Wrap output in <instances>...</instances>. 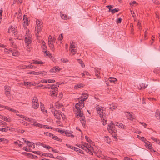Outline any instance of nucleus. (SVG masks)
<instances>
[{
	"mask_svg": "<svg viewBox=\"0 0 160 160\" xmlns=\"http://www.w3.org/2000/svg\"><path fill=\"white\" fill-rule=\"evenodd\" d=\"M115 125L114 123L112 122H111L110 124L108 125L107 127V129L109 133L111 134H113L112 136L115 138L116 137V136L115 133L117 131L115 127Z\"/></svg>",
	"mask_w": 160,
	"mask_h": 160,
	"instance_id": "7ed1b4c3",
	"label": "nucleus"
},
{
	"mask_svg": "<svg viewBox=\"0 0 160 160\" xmlns=\"http://www.w3.org/2000/svg\"><path fill=\"white\" fill-rule=\"evenodd\" d=\"M40 108L41 109V110L43 112H46L47 110H45V108L43 105L41 104L40 105Z\"/></svg>",
	"mask_w": 160,
	"mask_h": 160,
	"instance_id": "37998d69",
	"label": "nucleus"
},
{
	"mask_svg": "<svg viewBox=\"0 0 160 160\" xmlns=\"http://www.w3.org/2000/svg\"><path fill=\"white\" fill-rule=\"evenodd\" d=\"M86 152L87 151H85ZM87 152L89 154H90L91 155H93V152L98 157H99L100 155L99 154H98L97 153L96 151H87Z\"/></svg>",
	"mask_w": 160,
	"mask_h": 160,
	"instance_id": "c85d7f7f",
	"label": "nucleus"
},
{
	"mask_svg": "<svg viewBox=\"0 0 160 160\" xmlns=\"http://www.w3.org/2000/svg\"><path fill=\"white\" fill-rule=\"evenodd\" d=\"M140 140L142 141H143L144 143L147 141V140L145 138H144L143 137H141L140 138Z\"/></svg>",
	"mask_w": 160,
	"mask_h": 160,
	"instance_id": "c03bdc74",
	"label": "nucleus"
},
{
	"mask_svg": "<svg viewBox=\"0 0 160 160\" xmlns=\"http://www.w3.org/2000/svg\"><path fill=\"white\" fill-rule=\"evenodd\" d=\"M61 18L63 19L67 20L69 18H68V16L60 12Z\"/></svg>",
	"mask_w": 160,
	"mask_h": 160,
	"instance_id": "2f4dec72",
	"label": "nucleus"
},
{
	"mask_svg": "<svg viewBox=\"0 0 160 160\" xmlns=\"http://www.w3.org/2000/svg\"><path fill=\"white\" fill-rule=\"evenodd\" d=\"M111 11L112 13H114L118 11V8H115L114 9L111 10Z\"/></svg>",
	"mask_w": 160,
	"mask_h": 160,
	"instance_id": "864d4df0",
	"label": "nucleus"
},
{
	"mask_svg": "<svg viewBox=\"0 0 160 160\" xmlns=\"http://www.w3.org/2000/svg\"><path fill=\"white\" fill-rule=\"evenodd\" d=\"M139 86L140 89H141L142 88H145L147 87L148 85L146 84H144L143 83H142L140 84Z\"/></svg>",
	"mask_w": 160,
	"mask_h": 160,
	"instance_id": "e433bc0d",
	"label": "nucleus"
},
{
	"mask_svg": "<svg viewBox=\"0 0 160 160\" xmlns=\"http://www.w3.org/2000/svg\"><path fill=\"white\" fill-rule=\"evenodd\" d=\"M104 139L108 143H110L111 142V139L108 136H105Z\"/></svg>",
	"mask_w": 160,
	"mask_h": 160,
	"instance_id": "4c0bfd02",
	"label": "nucleus"
},
{
	"mask_svg": "<svg viewBox=\"0 0 160 160\" xmlns=\"http://www.w3.org/2000/svg\"><path fill=\"white\" fill-rule=\"evenodd\" d=\"M87 93H83L81 96L82 99L78 102L76 103L75 107L76 110H75L76 116L78 118H80V121L82 123L84 122V116L82 112V108L84 107L85 101L88 97Z\"/></svg>",
	"mask_w": 160,
	"mask_h": 160,
	"instance_id": "f257e3e1",
	"label": "nucleus"
},
{
	"mask_svg": "<svg viewBox=\"0 0 160 160\" xmlns=\"http://www.w3.org/2000/svg\"><path fill=\"white\" fill-rule=\"evenodd\" d=\"M3 12V10L2 8H1L0 10V19L2 18V15Z\"/></svg>",
	"mask_w": 160,
	"mask_h": 160,
	"instance_id": "bf43d9fd",
	"label": "nucleus"
},
{
	"mask_svg": "<svg viewBox=\"0 0 160 160\" xmlns=\"http://www.w3.org/2000/svg\"><path fill=\"white\" fill-rule=\"evenodd\" d=\"M60 70V68L58 66H55L52 68L50 70V72H55L56 73H58L59 72Z\"/></svg>",
	"mask_w": 160,
	"mask_h": 160,
	"instance_id": "f3484780",
	"label": "nucleus"
},
{
	"mask_svg": "<svg viewBox=\"0 0 160 160\" xmlns=\"http://www.w3.org/2000/svg\"><path fill=\"white\" fill-rule=\"evenodd\" d=\"M22 154L23 155L27 156L28 158L33 159L34 155L32 154L28 153L25 152H23Z\"/></svg>",
	"mask_w": 160,
	"mask_h": 160,
	"instance_id": "393cba45",
	"label": "nucleus"
},
{
	"mask_svg": "<svg viewBox=\"0 0 160 160\" xmlns=\"http://www.w3.org/2000/svg\"><path fill=\"white\" fill-rule=\"evenodd\" d=\"M84 87V85L82 83H79L74 86L75 89H77Z\"/></svg>",
	"mask_w": 160,
	"mask_h": 160,
	"instance_id": "cd10ccee",
	"label": "nucleus"
},
{
	"mask_svg": "<svg viewBox=\"0 0 160 160\" xmlns=\"http://www.w3.org/2000/svg\"><path fill=\"white\" fill-rule=\"evenodd\" d=\"M47 135H49L50 137H51V138L54 139V140H56L57 141L61 142L62 141V139H61L60 138L58 137L57 136L54 135L52 134L51 133H48L47 134Z\"/></svg>",
	"mask_w": 160,
	"mask_h": 160,
	"instance_id": "a211bd4d",
	"label": "nucleus"
},
{
	"mask_svg": "<svg viewBox=\"0 0 160 160\" xmlns=\"http://www.w3.org/2000/svg\"><path fill=\"white\" fill-rule=\"evenodd\" d=\"M124 160H133L132 159H130L128 157H124Z\"/></svg>",
	"mask_w": 160,
	"mask_h": 160,
	"instance_id": "774afa93",
	"label": "nucleus"
},
{
	"mask_svg": "<svg viewBox=\"0 0 160 160\" xmlns=\"http://www.w3.org/2000/svg\"><path fill=\"white\" fill-rule=\"evenodd\" d=\"M36 144L38 146H42L44 148H45L47 150H48L50 149H52V148L50 147L49 146L43 144L42 143L40 142H36Z\"/></svg>",
	"mask_w": 160,
	"mask_h": 160,
	"instance_id": "dca6fc26",
	"label": "nucleus"
},
{
	"mask_svg": "<svg viewBox=\"0 0 160 160\" xmlns=\"http://www.w3.org/2000/svg\"><path fill=\"white\" fill-rule=\"evenodd\" d=\"M42 155H44L45 156H48L49 157H52V158H55V157H54L53 156V155L51 154H50V153H44V154H42Z\"/></svg>",
	"mask_w": 160,
	"mask_h": 160,
	"instance_id": "79ce46f5",
	"label": "nucleus"
},
{
	"mask_svg": "<svg viewBox=\"0 0 160 160\" xmlns=\"http://www.w3.org/2000/svg\"><path fill=\"white\" fill-rule=\"evenodd\" d=\"M55 118L58 119H60L62 118L64 120L65 118V116L61 112L58 110H51Z\"/></svg>",
	"mask_w": 160,
	"mask_h": 160,
	"instance_id": "f03ea898",
	"label": "nucleus"
},
{
	"mask_svg": "<svg viewBox=\"0 0 160 160\" xmlns=\"http://www.w3.org/2000/svg\"><path fill=\"white\" fill-rule=\"evenodd\" d=\"M60 132L63 133H65L66 134H67V133H68L67 130L66 131L65 130H61Z\"/></svg>",
	"mask_w": 160,
	"mask_h": 160,
	"instance_id": "6e6d98bb",
	"label": "nucleus"
},
{
	"mask_svg": "<svg viewBox=\"0 0 160 160\" xmlns=\"http://www.w3.org/2000/svg\"><path fill=\"white\" fill-rule=\"evenodd\" d=\"M31 63V64L28 65H24L23 66L22 68V69H29V68H36V67H34L32 65Z\"/></svg>",
	"mask_w": 160,
	"mask_h": 160,
	"instance_id": "a878e982",
	"label": "nucleus"
},
{
	"mask_svg": "<svg viewBox=\"0 0 160 160\" xmlns=\"http://www.w3.org/2000/svg\"><path fill=\"white\" fill-rule=\"evenodd\" d=\"M55 82V80L53 79H47V82L49 83H53Z\"/></svg>",
	"mask_w": 160,
	"mask_h": 160,
	"instance_id": "3c124183",
	"label": "nucleus"
},
{
	"mask_svg": "<svg viewBox=\"0 0 160 160\" xmlns=\"http://www.w3.org/2000/svg\"><path fill=\"white\" fill-rule=\"evenodd\" d=\"M61 61L62 62H68V59L64 58H62L61 59Z\"/></svg>",
	"mask_w": 160,
	"mask_h": 160,
	"instance_id": "603ef678",
	"label": "nucleus"
},
{
	"mask_svg": "<svg viewBox=\"0 0 160 160\" xmlns=\"http://www.w3.org/2000/svg\"><path fill=\"white\" fill-rule=\"evenodd\" d=\"M70 51L72 55H74L77 51V44L73 42L70 43Z\"/></svg>",
	"mask_w": 160,
	"mask_h": 160,
	"instance_id": "f8f14e48",
	"label": "nucleus"
},
{
	"mask_svg": "<svg viewBox=\"0 0 160 160\" xmlns=\"http://www.w3.org/2000/svg\"><path fill=\"white\" fill-rule=\"evenodd\" d=\"M117 108V105L115 103H112L110 105L109 108L110 110H113Z\"/></svg>",
	"mask_w": 160,
	"mask_h": 160,
	"instance_id": "bb28decb",
	"label": "nucleus"
},
{
	"mask_svg": "<svg viewBox=\"0 0 160 160\" xmlns=\"http://www.w3.org/2000/svg\"><path fill=\"white\" fill-rule=\"evenodd\" d=\"M29 19L27 15H24L23 17V25L24 29H26V26L28 24Z\"/></svg>",
	"mask_w": 160,
	"mask_h": 160,
	"instance_id": "4468645a",
	"label": "nucleus"
},
{
	"mask_svg": "<svg viewBox=\"0 0 160 160\" xmlns=\"http://www.w3.org/2000/svg\"><path fill=\"white\" fill-rule=\"evenodd\" d=\"M122 19L121 18H118L117 20V24L120 23L121 22Z\"/></svg>",
	"mask_w": 160,
	"mask_h": 160,
	"instance_id": "680f3d73",
	"label": "nucleus"
},
{
	"mask_svg": "<svg viewBox=\"0 0 160 160\" xmlns=\"http://www.w3.org/2000/svg\"><path fill=\"white\" fill-rule=\"evenodd\" d=\"M11 46H12L14 48H16V47H15V44L14 43V42H12V41L11 42Z\"/></svg>",
	"mask_w": 160,
	"mask_h": 160,
	"instance_id": "338daca9",
	"label": "nucleus"
},
{
	"mask_svg": "<svg viewBox=\"0 0 160 160\" xmlns=\"http://www.w3.org/2000/svg\"><path fill=\"white\" fill-rule=\"evenodd\" d=\"M38 73H39V75L41 74L43 76L46 75L47 73V72L44 71H39Z\"/></svg>",
	"mask_w": 160,
	"mask_h": 160,
	"instance_id": "a19ab883",
	"label": "nucleus"
},
{
	"mask_svg": "<svg viewBox=\"0 0 160 160\" xmlns=\"http://www.w3.org/2000/svg\"><path fill=\"white\" fill-rule=\"evenodd\" d=\"M16 131L21 133H23L24 132V131H22V130H20L18 128H16Z\"/></svg>",
	"mask_w": 160,
	"mask_h": 160,
	"instance_id": "69168bd1",
	"label": "nucleus"
},
{
	"mask_svg": "<svg viewBox=\"0 0 160 160\" xmlns=\"http://www.w3.org/2000/svg\"><path fill=\"white\" fill-rule=\"evenodd\" d=\"M48 42H53V40L52 39V37L50 35L49 36V37H48Z\"/></svg>",
	"mask_w": 160,
	"mask_h": 160,
	"instance_id": "13d9d810",
	"label": "nucleus"
},
{
	"mask_svg": "<svg viewBox=\"0 0 160 160\" xmlns=\"http://www.w3.org/2000/svg\"><path fill=\"white\" fill-rule=\"evenodd\" d=\"M43 63V62L38 61L36 60H33L32 62L31 63V64H42Z\"/></svg>",
	"mask_w": 160,
	"mask_h": 160,
	"instance_id": "c9c22d12",
	"label": "nucleus"
},
{
	"mask_svg": "<svg viewBox=\"0 0 160 160\" xmlns=\"http://www.w3.org/2000/svg\"><path fill=\"white\" fill-rule=\"evenodd\" d=\"M9 141L8 140L6 139H5V138H3V140H2V142L3 143H6L8 142Z\"/></svg>",
	"mask_w": 160,
	"mask_h": 160,
	"instance_id": "4d7b16f0",
	"label": "nucleus"
},
{
	"mask_svg": "<svg viewBox=\"0 0 160 160\" xmlns=\"http://www.w3.org/2000/svg\"><path fill=\"white\" fill-rule=\"evenodd\" d=\"M67 146L70 148V149H73L74 150H75L77 149L76 147L73 146L72 145H67Z\"/></svg>",
	"mask_w": 160,
	"mask_h": 160,
	"instance_id": "49530a36",
	"label": "nucleus"
},
{
	"mask_svg": "<svg viewBox=\"0 0 160 160\" xmlns=\"http://www.w3.org/2000/svg\"><path fill=\"white\" fill-rule=\"evenodd\" d=\"M63 38V35L62 34H61L59 36L58 39L59 40H62Z\"/></svg>",
	"mask_w": 160,
	"mask_h": 160,
	"instance_id": "e2e57ef3",
	"label": "nucleus"
},
{
	"mask_svg": "<svg viewBox=\"0 0 160 160\" xmlns=\"http://www.w3.org/2000/svg\"><path fill=\"white\" fill-rule=\"evenodd\" d=\"M135 4L136 5H137V3L135 1H133L132 2L130 3V5L131 7L134 6Z\"/></svg>",
	"mask_w": 160,
	"mask_h": 160,
	"instance_id": "8fccbe9b",
	"label": "nucleus"
},
{
	"mask_svg": "<svg viewBox=\"0 0 160 160\" xmlns=\"http://www.w3.org/2000/svg\"><path fill=\"white\" fill-rule=\"evenodd\" d=\"M84 147L87 148V150H91V149H93L91 147V145L88 143H86L84 144Z\"/></svg>",
	"mask_w": 160,
	"mask_h": 160,
	"instance_id": "72a5a7b5",
	"label": "nucleus"
},
{
	"mask_svg": "<svg viewBox=\"0 0 160 160\" xmlns=\"http://www.w3.org/2000/svg\"><path fill=\"white\" fill-rule=\"evenodd\" d=\"M54 42H48V45L50 48V49L53 51H55V48L53 45Z\"/></svg>",
	"mask_w": 160,
	"mask_h": 160,
	"instance_id": "b1692460",
	"label": "nucleus"
},
{
	"mask_svg": "<svg viewBox=\"0 0 160 160\" xmlns=\"http://www.w3.org/2000/svg\"><path fill=\"white\" fill-rule=\"evenodd\" d=\"M97 112L98 114H99L100 117H101V119L105 120V117L106 114L103 111L102 108L100 107L99 105H97L96 107Z\"/></svg>",
	"mask_w": 160,
	"mask_h": 160,
	"instance_id": "39448f33",
	"label": "nucleus"
},
{
	"mask_svg": "<svg viewBox=\"0 0 160 160\" xmlns=\"http://www.w3.org/2000/svg\"><path fill=\"white\" fill-rule=\"evenodd\" d=\"M5 92L6 95L7 96L10 94L11 91L10 88L9 86H4Z\"/></svg>",
	"mask_w": 160,
	"mask_h": 160,
	"instance_id": "412c9836",
	"label": "nucleus"
},
{
	"mask_svg": "<svg viewBox=\"0 0 160 160\" xmlns=\"http://www.w3.org/2000/svg\"><path fill=\"white\" fill-rule=\"evenodd\" d=\"M77 61L81 65V66L82 67V68H84L85 67V65L84 64L83 62L81 60L79 59H78Z\"/></svg>",
	"mask_w": 160,
	"mask_h": 160,
	"instance_id": "58836bf2",
	"label": "nucleus"
},
{
	"mask_svg": "<svg viewBox=\"0 0 160 160\" xmlns=\"http://www.w3.org/2000/svg\"><path fill=\"white\" fill-rule=\"evenodd\" d=\"M100 68H95V73L96 76L97 77H98L99 74L100 72Z\"/></svg>",
	"mask_w": 160,
	"mask_h": 160,
	"instance_id": "f704fd0d",
	"label": "nucleus"
},
{
	"mask_svg": "<svg viewBox=\"0 0 160 160\" xmlns=\"http://www.w3.org/2000/svg\"><path fill=\"white\" fill-rule=\"evenodd\" d=\"M151 139H152L155 142H157L158 141V139H157V138H156L153 137H152L151 138Z\"/></svg>",
	"mask_w": 160,
	"mask_h": 160,
	"instance_id": "052dcab7",
	"label": "nucleus"
},
{
	"mask_svg": "<svg viewBox=\"0 0 160 160\" xmlns=\"http://www.w3.org/2000/svg\"><path fill=\"white\" fill-rule=\"evenodd\" d=\"M42 20L37 19L36 21V26L35 28V32L36 34L39 33L42 30L43 26Z\"/></svg>",
	"mask_w": 160,
	"mask_h": 160,
	"instance_id": "423d86ee",
	"label": "nucleus"
},
{
	"mask_svg": "<svg viewBox=\"0 0 160 160\" xmlns=\"http://www.w3.org/2000/svg\"><path fill=\"white\" fill-rule=\"evenodd\" d=\"M38 100L36 97H33L32 100V107L34 109H37L39 107Z\"/></svg>",
	"mask_w": 160,
	"mask_h": 160,
	"instance_id": "ddd939ff",
	"label": "nucleus"
},
{
	"mask_svg": "<svg viewBox=\"0 0 160 160\" xmlns=\"http://www.w3.org/2000/svg\"><path fill=\"white\" fill-rule=\"evenodd\" d=\"M85 139H86V141L88 142H89L91 144H92V145H94L93 142L92 141V140L89 138V137L86 136H85Z\"/></svg>",
	"mask_w": 160,
	"mask_h": 160,
	"instance_id": "473e14b6",
	"label": "nucleus"
},
{
	"mask_svg": "<svg viewBox=\"0 0 160 160\" xmlns=\"http://www.w3.org/2000/svg\"><path fill=\"white\" fill-rule=\"evenodd\" d=\"M22 140L23 141V142L25 143L26 144L29 148V150L35 148V144L33 142L27 140L26 139L23 138H22Z\"/></svg>",
	"mask_w": 160,
	"mask_h": 160,
	"instance_id": "9b49d317",
	"label": "nucleus"
},
{
	"mask_svg": "<svg viewBox=\"0 0 160 160\" xmlns=\"http://www.w3.org/2000/svg\"><path fill=\"white\" fill-rule=\"evenodd\" d=\"M26 35L25 39V42L26 44L28 46L31 43V35L30 34L29 30H25Z\"/></svg>",
	"mask_w": 160,
	"mask_h": 160,
	"instance_id": "0eeeda50",
	"label": "nucleus"
},
{
	"mask_svg": "<svg viewBox=\"0 0 160 160\" xmlns=\"http://www.w3.org/2000/svg\"><path fill=\"white\" fill-rule=\"evenodd\" d=\"M40 82L42 83H45L47 82V79H42L40 80Z\"/></svg>",
	"mask_w": 160,
	"mask_h": 160,
	"instance_id": "5fc2aeb1",
	"label": "nucleus"
},
{
	"mask_svg": "<svg viewBox=\"0 0 160 160\" xmlns=\"http://www.w3.org/2000/svg\"><path fill=\"white\" fill-rule=\"evenodd\" d=\"M0 118L3 120L8 122L11 121V118H8L3 116L0 115Z\"/></svg>",
	"mask_w": 160,
	"mask_h": 160,
	"instance_id": "4be33fe9",
	"label": "nucleus"
},
{
	"mask_svg": "<svg viewBox=\"0 0 160 160\" xmlns=\"http://www.w3.org/2000/svg\"><path fill=\"white\" fill-rule=\"evenodd\" d=\"M0 124L1 125H5L7 124L5 122L2 121L0 120Z\"/></svg>",
	"mask_w": 160,
	"mask_h": 160,
	"instance_id": "0e129e2a",
	"label": "nucleus"
},
{
	"mask_svg": "<svg viewBox=\"0 0 160 160\" xmlns=\"http://www.w3.org/2000/svg\"><path fill=\"white\" fill-rule=\"evenodd\" d=\"M44 54L47 56H48L49 57H52V54L50 53V52L48 51H46L44 52Z\"/></svg>",
	"mask_w": 160,
	"mask_h": 160,
	"instance_id": "ea45409f",
	"label": "nucleus"
},
{
	"mask_svg": "<svg viewBox=\"0 0 160 160\" xmlns=\"http://www.w3.org/2000/svg\"><path fill=\"white\" fill-rule=\"evenodd\" d=\"M114 125L123 130H125L127 128L124 125L121 123L115 122L114 123Z\"/></svg>",
	"mask_w": 160,
	"mask_h": 160,
	"instance_id": "2eb2a0df",
	"label": "nucleus"
},
{
	"mask_svg": "<svg viewBox=\"0 0 160 160\" xmlns=\"http://www.w3.org/2000/svg\"><path fill=\"white\" fill-rule=\"evenodd\" d=\"M12 32L13 33H14V35L16 38V39H18L19 40H21L22 39V36H20L18 35L17 32H16V29H15V27H14L12 26H10L8 29V32L10 33Z\"/></svg>",
	"mask_w": 160,
	"mask_h": 160,
	"instance_id": "6e6552de",
	"label": "nucleus"
},
{
	"mask_svg": "<svg viewBox=\"0 0 160 160\" xmlns=\"http://www.w3.org/2000/svg\"><path fill=\"white\" fill-rule=\"evenodd\" d=\"M4 51L7 54H9L10 55H12L14 56H18L19 55V52L15 49L5 48L4 49Z\"/></svg>",
	"mask_w": 160,
	"mask_h": 160,
	"instance_id": "20e7f679",
	"label": "nucleus"
},
{
	"mask_svg": "<svg viewBox=\"0 0 160 160\" xmlns=\"http://www.w3.org/2000/svg\"><path fill=\"white\" fill-rule=\"evenodd\" d=\"M52 85H50L49 84L47 85L46 86H45L43 88V89H45V88H52Z\"/></svg>",
	"mask_w": 160,
	"mask_h": 160,
	"instance_id": "de8ad7c7",
	"label": "nucleus"
},
{
	"mask_svg": "<svg viewBox=\"0 0 160 160\" xmlns=\"http://www.w3.org/2000/svg\"><path fill=\"white\" fill-rule=\"evenodd\" d=\"M145 146L147 148L150 149L152 148V144L148 140L145 143Z\"/></svg>",
	"mask_w": 160,
	"mask_h": 160,
	"instance_id": "5701e85b",
	"label": "nucleus"
},
{
	"mask_svg": "<svg viewBox=\"0 0 160 160\" xmlns=\"http://www.w3.org/2000/svg\"><path fill=\"white\" fill-rule=\"evenodd\" d=\"M58 88L56 87V85L54 84L52 85L51 90L50 91L51 96L54 98H56L58 95Z\"/></svg>",
	"mask_w": 160,
	"mask_h": 160,
	"instance_id": "9d476101",
	"label": "nucleus"
},
{
	"mask_svg": "<svg viewBox=\"0 0 160 160\" xmlns=\"http://www.w3.org/2000/svg\"><path fill=\"white\" fill-rule=\"evenodd\" d=\"M155 116L157 119L160 121V112L158 110L156 111Z\"/></svg>",
	"mask_w": 160,
	"mask_h": 160,
	"instance_id": "7c9ffc66",
	"label": "nucleus"
},
{
	"mask_svg": "<svg viewBox=\"0 0 160 160\" xmlns=\"http://www.w3.org/2000/svg\"><path fill=\"white\" fill-rule=\"evenodd\" d=\"M108 80L111 82L115 83L117 81V79L115 78L110 77L108 78Z\"/></svg>",
	"mask_w": 160,
	"mask_h": 160,
	"instance_id": "c756f323",
	"label": "nucleus"
},
{
	"mask_svg": "<svg viewBox=\"0 0 160 160\" xmlns=\"http://www.w3.org/2000/svg\"><path fill=\"white\" fill-rule=\"evenodd\" d=\"M30 122L32 123L33 125L35 126L38 127H39L42 128H43L50 129L51 128V127L48 126L42 125L39 123H37V122L35 119H31Z\"/></svg>",
	"mask_w": 160,
	"mask_h": 160,
	"instance_id": "1a4fd4ad",
	"label": "nucleus"
},
{
	"mask_svg": "<svg viewBox=\"0 0 160 160\" xmlns=\"http://www.w3.org/2000/svg\"><path fill=\"white\" fill-rule=\"evenodd\" d=\"M22 14L21 13L19 12V13H18V15L17 16V18L18 20H20L22 18Z\"/></svg>",
	"mask_w": 160,
	"mask_h": 160,
	"instance_id": "09e8293b",
	"label": "nucleus"
},
{
	"mask_svg": "<svg viewBox=\"0 0 160 160\" xmlns=\"http://www.w3.org/2000/svg\"><path fill=\"white\" fill-rule=\"evenodd\" d=\"M134 118V116L131 113L130 115H129V117H128V119L130 120H132Z\"/></svg>",
	"mask_w": 160,
	"mask_h": 160,
	"instance_id": "a18cd8bd",
	"label": "nucleus"
},
{
	"mask_svg": "<svg viewBox=\"0 0 160 160\" xmlns=\"http://www.w3.org/2000/svg\"><path fill=\"white\" fill-rule=\"evenodd\" d=\"M24 142L23 141H22V138L20 139V140H17L16 141L14 142V144L17 146L21 147L22 146V144Z\"/></svg>",
	"mask_w": 160,
	"mask_h": 160,
	"instance_id": "6ab92c4d",
	"label": "nucleus"
},
{
	"mask_svg": "<svg viewBox=\"0 0 160 160\" xmlns=\"http://www.w3.org/2000/svg\"><path fill=\"white\" fill-rule=\"evenodd\" d=\"M0 107H2L5 109H7L9 111H12V112H14L16 113L18 112V111L12 109L11 108H9L8 106H5L0 104Z\"/></svg>",
	"mask_w": 160,
	"mask_h": 160,
	"instance_id": "aec40b11",
	"label": "nucleus"
}]
</instances>
